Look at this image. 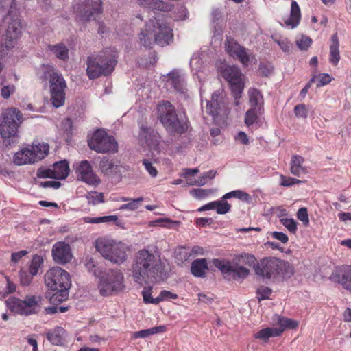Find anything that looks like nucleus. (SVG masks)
Segmentation results:
<instances>
[{
	"mask_svg": "<svg viewBox=\"0 0 351 351\" xmlns=\"http://www.w3.org/2000/svg\"><path fill=\"white\" fill-rule=\"evenodd\" d=\"M82 221L85 223H110L116 222L118 220L117 215H108L103 217H84L82 219Z\"/></svg>",
	"mask_w": 351,
	"mask_h": 351,
	"instance_id": "a19ab883",
	"label": "nucleus"
},
{
	"mask_svg": "<svg viewBox=\"0 0 351 351\" xmlns=\"http://www.w3.org/2000/svg\"><path fill=\"white\" fill-rule=\"evenodd\" d=\"M221 72L225 80L228 82L232 95L235 99V105L238 106L239 99L241 97L244 89V75L240 69L235 66H229Z\"/></svg>",
	"mask_w": 351,
	"mask_h": 351,
	"instance_id": "9d476101",
	"label": "nucleus"
},
{
	"mask_svg": "<svg viewBox=\"0 0 351 351\" xmlns=\"http://www.w3.org/2000/svg\"><path fill=\"white\" fill-rule=\"evenodd\" d=\"M254 270L256 275L265 279L288 278L294 273V269L289 262L276 257L261 259L254 266Z\"/></svg>",
	"mask_w": 351,
	"mask_h": 351,
	"instance_id": "423d86ee",
	"label": "nucleus"
},
{
	"mask_svg": "<svg viewBox=\"0 0 351 351\" xmlns=\"http://www.w3.org/2000/svg\"><path fill=\"white\" fill-rule=\"evenodd\" d=\"M31 154L34 158V162L43 159L49 154V147L47 143H42L29 146Z\"/></svg>",
	"mask_w": 351,
	"mask_h": 351,
	"instance_id": "a878e982",
	"label": "nucleus"
},
{
	"mask_svg": "<svg viewBox=\"0 0 351 351\" xmlns=\"http://www.w3.org/2000/svg\"><path fill=\"white\" fill-rule=\"evenodd\" d=\"M278 332L277 330H274V327H267L255 333L254 337L256 339L267 341L270 337H278Z\"/></svg>",
	"mask_w": 351,
	"mask_h": 351,
	"instance_id": "79ce46f5",
	"label": "nucleus"
},
{
	"mask_svg": "<svg viewBox=\"0 0 351 351\" xmlns=\"http://www.w3.org/2000/svg\"><path fill=\"white\" fill-rule=\"evenodd\" d=\"M158 117L167 129L178 117L174 106L168 101H162L158 105Z\"/></svg>",
	"mask_w": 351,
	"mask_h": 351,
	"instance_id": "dca6fc26",
	"label": "nucleus"
},
{
	"mask_svg": "<svg viewBox=\"0 0 351 351\" xmlns=\"http://www.w3.org/2000/svg\"><path fill=\"white\" fill-rule=\"evenodd\" d=\"M157 225L159 226L167 228H171L175 225H178L180 223L179 221H173L168 218L165 219H159L154 221Z\"/></svg>",
	"mask_w": 351,
	"mask_h": 351,
	"instance_id": "052dcab7",
	"label": "nucleus"
},
{
	"mask_svg": "<svg viewBox=\"0 0 351 351\" xmlns=\"http://www.w3.org/2000/svg\"><path fill=\"white\" fill-rule=\"evenodd\" d=\"M143 201V197H142L136 199H131L128 203L122 204L119 207V210H128L131 211L136 210L141 206Z\"/></svg>",
	"mask_w": 351,
	"mask_h": 351,
	"instance_id": "8fccbe9b",
	"label": "nucleus"
},
{
	"mask_svg": "<svg viewBox=\"0 0 351 351\" xmlns=\"http://www.w3.org/2000/svg\"><path fill=\"white\" fill-rule=\"evenodd\" d=\"M263 112V108H250L245 114L244 122L247 127L258 123L259 117Z\"/></svg>",
	"mask_w": 351,
	"mask_h": 351,
	"instance_id": "473e14b6",
	"label": "nucleus"
},
{
	"mask_svg": "<svg viewBox=\"0 0 351 351\" xmlns=\"http://www.w3.org/2000/svg\"><path fill=\"white\" fill-rule=\"evenodd\" d=\"M178 298V295L176 293L169 291L163 290L158 296V304L163 301H171L172 300H176Z\"/></svg>",
	"mask_w": 351,
	"mask_h": 351,
	"instance_id": "864d4df0",
	"label": "nucleus"
},
{
	"mask_svg": "<svg viewBox=\"0 0 351 351\" xmlns=\"http://www.w3.org/2000/svg\"><path fill=\"white\" fill-rule=\"evenodd\" d=\"M256 258L249 253H242L234 257L233 261H221V273L228 280H239L246 278L250 274V270L242 265L254 266L257 263Z\"/></svg>",
	"mask_w": 351,
	"mask_h": 351,
	"instance_id": "0eeeda50",
	"label": "nucleus"
},
{
	"mask_svg": "<svg viewBox=\"0 0 351 351\" xmlns=\"http://www.w3.org/2000/svg\"><path fill=\"white\" fill-rule=\"evenodd\" d=\"M304 158L299 155H293L291 160L290 171L292 175L300 177L306 173V169L302 166Z\"/></svg>",
	"mask_w": 351,
	"mask_h": 351,
	"instance_id": "7c9ffc66",
	"label": "nucleus"
},
{
	"mask_svg": "<svg viewBox=\"0 0 351 351\" xmlns=\"http://www.w3.org/2000/svg\"><path fill=\"white\" fill-rule=\"evenodd\" d=\"M139 138L140 141H143L150 149H155L158 145V137L152 128L142 126Z\"/></svg>",
	"mask_w": 351,
	"mask_h": 351,
	"instance_id": "aec40b11",
	"label": "nucleus"
},
{
	"mask_svg": "<svg viewBox=\"0 0 351 351\" xmlns=\"http://www.w3.org/2000/svg\"><path fill=\"white\" fill-rule=\"evenodd\" d=\"M189 248L186 247H180L178 248V251L176 253V258L177 261L178 262V264L180 263L181 264L184 263V262L189 261L191 258L190 255Z\"/></svg>",
	"mask_w": 351,
	"mask_h": 351,
	"instance_id": "09e8293b",
	"label": "nucleus"
},
{
	"mask_svg": "<svg viewBox=\"0 0 351 351\" xmlns=\"http://www.w3.org/2000/svg\"><path fill=\"white\" fill-rule=\"evenodd\" d=\"M66 330L60 326H56L46 333L47 339L56 346L62 345L64 341Z\"/></svg>",
	"mask_w": 351,
	"mask_h": 351,
	"instance_id": "5701e85b",
	"label": "nucleus"
},
{
	"mask_svg": "<svg viewBox=\"0 0 351 351\" xmlns=\"http://www.w3.org/2000/svg\"><path fill=\"white\" fill-rule=\"evenodd\" d=\"M44 280L46 287L52 291L69 290L71 286L69 274L59 267L49 269L44 276Z\"/></svg>",
	"mask_w": 351,
	"mask_h": 351,
	"instance_id": "9b49d317",
	"label": "nucleus"
},
{
	"mask_svg": "<svg viewBox=\"0 0 351 351\" xmlns=\"http://www.w3.org/2000/svg\"><path fill=\"white\" fill-rule=\"evenodd\" d=\"M6 12L1 28L3 44L7 49L13 48L21 35V21L16 10L15 0H0V14Z\"/></svg>",
	"mask_w": 351,
	"mask_h": 351,
	"instance_id": "f03ea898",
	"label": "nucleus"
},
{
	"mask_svg": "<svg viewBox=\"0 0 351 351\" xmlns=\"http://www.w3.org/2000/svg\"><path fill=\"white\" fill-rule=\"evenodd\" d=\"M88 204L95 205L104 202V195L101 193L91 191L86 195Z\"/></svg>",
	"mask_w": 351,
	"mask_h": 351,
	"instance_id": "603ef678",
	"label": "nucleus"
},
{
	"mask_svg": "<svg viewBox=\"0 0 351 351\" xmlns=\"http://www.w3.org/2000/svg\"><path fill=\"white\" fill-rule=\"evenodd\" d=\"M75 173L78 180L89 185H97L101 182L100 178L94 173L92 166L88 160H82L79 162L76 166Z\"/></svg>",
	"mask_w": 351,
	"mask_h": 351,
	"instance_id": "2eb2a0df",
	"label": "nucleus"
},
{
	"mask_svg": "<svg viewBox=\"0 0 351 351\" xmlns=\"http://www.w3.org/2000/svg\"><path fill=\"white\" fill-rule=\"evenodd\" d=\"M233 58L239 60L243 66H247L255 59V56L248 49L243 47Z\"/></svg>",
	"mask_w": 351,
	"mask_h": 351,
	"instance_id": "c9c22d12",
	"label": "nucleus"
},
{
	"mask_svg": "<svg viewBox=\"0 0 351 351\" xmlns=\"http://www.w3.org/2000/svg\"><path fill=\"white\" fill-rule=\"evenodd\" d=\"M88 146L98 153H115L118 151L116 139L102 130H98L93 134L88 141Z\"/></svg>",
	"mask_w": 351,
	"mask_h": 351,
	"instance_id": "ddd939ff",
	"label": "nucleus"
},
{
	"mask_svg": "<svg viewBox=\"0 0 351 351\" xmlns=\"http://www.w3.org/2000/svg\"><path fill=\"white\" fill-rule=\"evenodd\" d=\"M189 128V121L187 118H178L177 117L166 130L171 135H182L188 131Z\"/></svg>",
	"mask_w": 351,
	"mask_h": 351,
	"instance_id": "4be33fe9",
	"label": "nucleus"
},
{
	"mask_svg": "<svg viewBox=\"0 0 351 351\" xmlns=\"http://www.w3.org/2000/svg\"><path fill=\"white\" fill-rule=\"evenodd\" d=\"M219 98V94L215 92L212 95L211 100L207 102L206 106V112L213 117V120L216 121L219 110V103L218 99Z\"/></svg>",
	"mask_w": 351,
	"mask_h": 351,
	"instance_id": "2f4dec72",
	"label": "nucleus"
},
{
	"mask_svg": "<svg viewBox=\"0 0 351 351\" xmlns=\"http://www.w3.org/2000/svg\"><path fill=\"white\" fill-rule=\"evenodd\" d=\"M36 174L39 178H53L54 172L53 169L40 167L38 169Z\"/></svg>",
	"mask_w": 351,
	"mask_h": 351,
	"instance_id": "e2e57ef3",
	"label": "nucleus"
},
{
	"mask_svg": "<svg viewBox=\"0 0 351 351\" xmlns=\"http://www.w3.org/2000/svg\"><path fill=\"white\" fill-rule=\"evenodd\" d=\"M52 169L54 172L53 179L58 180L66 178L70 171L69 162L66 160L54 163Z\"/></svg>",
	"mask_w": 351,
	"mask_h": 351,
	"instance_id": "c756f323",
	"label": "nucleus"
},
{
	"mask_svg": "<svg viewBox=\"0 0 351 351\" xmlns=\"http://www.w3.org/2000/svg\"><path fill=\"white\" fill-rule=\"evenodd\" d=\"M297 217L300 221H301L304 223V225H308L309 218L306 208L303 207L300 208L297 213Z\"/></svg>",
	"mask_w": 351,
	"mask_h": 351,
	"instance_id": "0e129e2a",
	"label": "nucleus"
},
{
	"mask_svg": "<svg viewBox=\"0 0 351 351\" xmlns=\"http://www.w3.org/2000/svg\"><path fill=\"white\" fill-rule=\"evenodd\" d=\"M142 164L145 167L146 171L149 174V176L152 178H155L158 175V170L152 161L148 159H143L142 160Z\"/></svg>",
	"mask_w": 351,
	"mask_h": 351,
	"instance_id": "13d9d810",
	"label": "nucleus"
},
{
	"mask_svg": "<svg viewBox=\"0 0 351 351\" xmlns=\"http://www.w3.org/2000/svg\"><path fill=\"white\" fill-rule=\"evenodd\" d=\"M1 89V96L4 99H8L11 95L14 94L16 91V86L14 84L3 85Z\"/></svg>",
	"mask_w": 351,
	"mask_h": 351,
	"instance_id": "4d7b16f0",
	"label": "nucleus"
},
{
	"mask_svg": "<svg viewBox=\"0 0 351 351\" xmlns=\"http://www.w3.org/2000/svg\"><path fill=\"white\" fill-rule=\"evenodd\" d=\"M232 197H237L246 203H250L252 201V197L250 194L240 190L232 191L223 195V199H230Z\"/></svg>",
	"mask_w": 351,
	"mask_h": 351,
	"instance_id": "c03bdc74",
	"label": "nucleus"
},
{
	"mask_svg": "<svg viewBox=\"0 0 351 351\" xmlns=\"http://www.w3.org/2000/svg\"><path fill=\"white\" fill-rule=\"evenodd\" d=\"M114 164L112 160L104 157L99 162V169L105 175H110L114 171Z\"/></svg>",
	"mask_w": 351,
	"mask_h": 351,
	"instance_id": "a18cd8bd",
	"label": "nucleus"
},
{
	"mask_svg": "<svg viewBox=\"0 0 351 351\" xmlns=\"http://www.w3.org/2000/svg\"><path fill=\"white\" fill-rule=\"evenodd\" d=\"M19 276L21 285L28 286L31 283L34 276H32L30 273L28 274L26 271L21 270L19 272Z\"/></svg>",
	"mask_w": 351,
	"mask_h": 351,
	"instance_id": "774afa93",
	"label": "nucleus"
},
{
	"mask_svg": "<svg viewBox=\"0 0 351 351\" xmlns=\"http://www.w3.org/2000/svg\"><path fill=\"white\" fill-rule=\"evenodd\" d=\"M294 113L298 118H306L308 115L306 106L304 104L296 105L294 108Z\"/></svg>",
	"mask_w": 351,
	"mask_h": 351,
	"instance_id": "680f3d73",
	"label": "nucleus"
},
{
	"mask_svg": "<svg viewBox=\"0 0 351 351\" xmlns=\"http://www.w3.org/2000/svg\"><path fill=\"white\" fill-rule=\"evenodd\" d=\"M23 121V114L16 108H8L4 110L0 118V133L5 139L17 136L18 129Z\"/></svg>",
	"mask_w": 351,
	"mask_h": 351,
	"instance_id": "1a4fd4ad",
	"label": "nucleus"
},
{
	"mask_svg": "<svg viewBox=\"0 0 351 351\" xmlns=\"http://www.w3.org/2000/svg\"><path fill=\"white\" fill-rule=\"evenodd\" d=\"M208 270V265L206 258L195 259L191 263V272L195 277L204 278Z\"/></svg>",
	"mask_w": 351,
	"mask_h": 351,
	"instance_id": "cd10ccee",
	"label": "nucleus"
},
{
	"mask_svg": "<svg viewBox=\"0 0 351 351\" xmlns=\"http://www.w3.org/2000/svg\"><path fill=\"white\" fill-rule=\"evenodd\" d=\"M42 296L39 295H27L24 300L16 297H10L6 300L7 307H35L41 304Z\"/></svg>",
	"mask_w": 351,
	"mask_h": 351,
	"instance_id": "a211bd4d",
	"label": "nucleus"
},
{
	"mask_svg": "<svg viewBox=\"0 0 351 351\" xmlns=\"http://www.w3.org/2000/svg\"><path fill=\"white\" fill-rule=\"evenodd\" d=\"M47 49L60 60H66L69 58V49L63 43L49 45Z\"/></svg>",
	"mask_w": 351,
	"mask_h": 351,
	"instance_id": "f704fd0d",
	"label": "nucleus"
},
{
	"mask_svg": "<svg viewBox=\"0 0 351 351\" xmlns=\"http://www.w3.org/2000/svg\"><path fill=\"white\" fill-rule=\"evenodd\" d=\"M243 46L241 45L234 38H229L225 43L226 51L230 56L234 58L235 55L242 49Z\"/></svg>",
	"mask_w": 351,
	"mask_h": 351,
	"instance_id": "37998d69",
	"label": "nucleus"
},
{
	"mask_svg": "<svg viewBox=\"0 0 351 351\" xmlns=\"http://www.w3.org/2000/svg\"><path fill=\"white\" fill-rule=\"evenodd\" d=\"M49 298V302L53 306L60 304L63 301L67 300L69 296V290L56 289Z\"/></svg>",
	"mask_w": 351,
	"mask_h": 351,
	"instance_id": "ea45409f",
	"label": "nucleus"
},
{
	"mask_svg": "<svg viewBox=\"0 0 351 351\" xmlns=\"http://www.w3.org/2000/svg\"><path fill=\"white\" fill-rule=\"evenodd\" d=\"M339 41L337 34H334L331 37V44L330 45L329 62L333 65L337 66L340 60Z\"/></svg>",
	"mask_w": 351,
	"mask_h": 351,
	"instance_id": "b1692460",
	"label": "nucleus"
},
{
	"mask_svg": "<svg viewBox=\"0 0 351 351\" xmlns=\"http://www.w3.org/2000/svg\"><path fill=\"white\" fill-rule=\"evenodd\" d=\"M233 58L239 60L243 66H247L255 59V56L248 49L243 47Z\"/></svg>",
	"mask_w": 351,
	"mask_h": 351,
	"instance_id": "e433bc0d",
	"label": "nucleus"
},
{
	"mask_svg": "<svg viewBox=\"0 0 351 351\" xmlns=\"http://www.w3.org/2000/svg\"><path fill=\"white\" fill-rule=\"evenodd\" d=\"M173 4L164 1L163 0H152L149 10L153 12H169L173 10Z\"/></svg>",
	"mask_w": 351,
	"mask_h": 351,
	"instance_id": "4c0bfd02",
	"label": "nucleus"
},
{
	"mask_svg": "<svg viewBox=\"0 0 351 351\" xmlns=\"http://www.w3.org/2000/svg\"><path fill=\"white\" fill-rule=\"evenodd\" d=\"M12 313L19 315H30L37 313L36 308H10Z\"/></svg>",
	"mask_w": 351,
	"mask_h": 351,
	"instance_id": "69168bd1",
	"label": "nucleus"
},
{
	"mask_svg": "<svg viewBox=\"0 0 351 351\" xmlns=\"http://www.w3.org/2000/svg\"><path fill=\"white\" fill-rule=\"evenodd\" d=\"M124 287L122 272L119 269H112L101 278L99 289L100 293L106 296L122 291Z\"/></svg>",
	"mask_w": 351,
	"mask_h": 351,
	"instance_id": "f8f14e48",
	"label": "nucleus"
},
{
	"mask_svg": "<svg viewBox=\"0 0 351 351\" xmlns=\"http://www.w3.org/2000/svg\"><path fill=\"white\" fill-rule=\"evenodd\" d=\"M169 84L178 92L184 93L186 90V84L183 77L177 71H173L168 74V80Z\"/></svg>",
	"mask_w": 351,
	"mask_h": 351,
	"instance_id": "393cba45",
	"label": "nucleus"
},
{
	"mask_svg": "<svg viewBox=\"0 0 351 351\" xmlns=\"http://www.w3.org/2000/svg\"><path fill=\"white\" fill-rule=\"evenodd\" d=\"M13 162L16 165L34 163L29 146L17 152L13 157Z\"/></svg>",
	"mask_w": 351,
	"mask_h": 351,
	"instance_id": "bb28decb",
	"label": "nucleus"
},
{
	"mask_svg": "<svg viewBox=\"0 0 351 351\" xmlns=\"http://www.w3.org/2000/svg\"><path fill=\"white\" fill-rule=\"evenodd\" d=\"M312 43V40L306 36H302L296 41L297 46L301 50H307Z\"/></svg>",
	"mask_w": 351,
	"mask_h": 351,
	"instance_id": "bf43d9fd",
	"label": "nucleus"
},
{
	"mask_svg": "<svg viewBox=\"0 0 351 351\" xmlns=\"http://www.w3.org/2000/svg\"><path fill=\"white\" fill-rule=\"evenodd\" d=\"M97 252L110 263L121 265L128 258L130 247L125 243L108 237H98L94 242Z\"/></svg>",
	"mask_w": 351,
	"mask_h": 351,
	"instance_id": "39448f33",
	"label": "nucleus"
},
{
	"mask_svg": "<svg viewBox=\"0 0 351 351\" xmlns=\"http://www.w3.org/2000/svg\"><path fill=\"white\" fill-rule=\"evenodd\" d=\"M138 39L145 48H152L154 43L165 47L173 41V30L167 23L153 17L145 23L138 34Z\"/></svg>",
	"mask_w": 351,
	"mask_h": 351,
	"instance_id": "7ed1b4c3",
	"label": "nucleus"
},
{
	"mask_svg": "<svg viewBox=\"0 0 351 351\" xmlns=\"http://www.w3.org/2000/svg\"><path fill=\"white\" fill-rule=\"evenodd\" d=\"M134 280L140 284H148L162 278L160 259L147 250H141L134 256L132 265Z\"/></svg>",
	"mask_w": 351,
	"mask_h": 351,
	"instance_id": "f257e3e1",
	"label": "nucleus"
},
{
	"mask_svg": "<svg viewBox=\"0 0 351 351\" xmlns=\"http://www.w3.org/2000/svg\"><path fill=\"white\" fill-rule=\"evenodd\" d=\"M167 330V328L165 326H158L152 327L151 328L142 330L140 331L133 332L132 333V339H138V338H146L151 335L163 333Z\"/></svg>",
	"mask_w": 351,
	"mask_h": 351,
	"instance_id": "72a5a7b5",
	"label": "nucleus"
},
{
	"mask_svg": "<svg viewBox=\"0 0 351 351\" xmlns=\"http://www.w3.org/2000/svg\"><path fill=\"white\" fill-rule=\"evenodd\" d=\"M45 77H49L51 101L56 108L64 104L66 82L62 74L58 73L53 67L47 66L45 71Z\"/></svg>",
	"mask_w": 351,
	"mask_h": 351,
	"instance_id": "6e6552de",
	"label": "nucleus"
},
{
	"mask_svg": "<svg viewBox=\"0 0 351 351\" xmlns=\"http://www.w3.org/2000/svg\"><path fill=\"white\" fill-rule=\"evenodd\" d=\"M43 264V258L42 256L36 254L33 256L29 265V271L32 276H36L41 265Z\"/></svg>",
	"mask_w": 351,
	"mask_h": 351,
	"instance_id": "de8ad7c7",
	"label": "nucleus"
},
{
	"mask_svg": "<svg viewBox=\"0 0 351 351\" xmlns=\"http://www.w3.org/2000/svg\"><path fill=\"white\" fill-rule=\"evenodd\" d=\"M280 221L290 232L295 233L297 230V223L293 219L282 218L280 219Z\"/></svg>",
	"mask_w": 351,
	"mask_h": 351,
	"instance_id": "6e6d98bb",
	"label": "nucleus"
},
{
	"mask_svg": "<svg viewBox=\"0 0 351 351\" xmlns=\"http://www.w3.org/2000/svg\"><path fill=\"white\" fill-rule=\"evenodd\" d=\"M152 287H145L143 291H142V295L143 298V301L145 304H158V296L156 298L152 297Z\"/></svg>",
	"mask_w": 351,
	"mask_h": 351,
	"instance_id": "3c124183",
	"label": "nucleus"
},
{
	"mask_svg": "<svg viewBox=\"0 0 351 351\" xmlns=\"http://www.w3.org/2000/svg\"><path fill=\"white\" fill-rule=\"evenodd\" d=\"M280 184L283 186L289 187L294 184L303 182V181L293 178L291 177H287L282 174L280 176Z\"/></svg>",
	"mask_w": 351,
	"mask_h": 351,
	"instance_id": "5fc2aeb1",
	"label": "nucleus"
},
{
	"mask_svg": "<svg viewBox=\"0 0 351 351\" xmlns=\"http://www.w3.org/2000/svg\"><path fill=\"white\" fill-rule=\"evenodd\" d=\"M331 81L332 77L328 73L314 75L311 78V82L315 83L317 88L328 84Z\"/></svg>",
	"mask_w": 351,
	"mask_h": 351,
	"instance_id": "49530a36",
	"label": "nucleus"
},
{
	"mask_svg": "<svg viewBox=\"0 0 351 351\" xmlns=\"http://www.w3.org/2000/svg\"><path fill=\"white\" fill-rule=\"evenodd\" d=\"M248 95L251 108H263V98L258 90L255 88L250 89L248 91Z\"/></svg>",
	"mask_w": 351,
	"mask_h": 351,
	"instance_id": "58836bf2",
	"label": "nucleus"
},
{
	"mask_svg": "<svg viewBox=\"0 0 351 351\" xmlns=\"http://www.w3.org/2000/svg\"><path fill=\"white\" fill-rule=\"evenodd\" d=\"M301 19L300 8L295 1H292L289 18L285 21L287 26L295 28L298 25Z\"/></svg>",
	"mask_w": 351,
	"mask_h": 351,
	"instance_id": "c85d7f7f",
	"label": "nucleus"
},
{
	"mask_svg": "<svg viewBox=\"0 0 351 351\" xmlns=\"http://www.w3.org/2000/svg\"><path fill=\"white\" fill-rule=\"evenodd\" d=\"M271 322L274 330L278 332V337L280 336L286 330L295 329L299 325V322L297 320L278 315H274L271 318Z\"/></svg>",
	"mask_w": 351,
	"mask_h": 351,
	"instance_id": "6ab92c4d",
	"label": "nucleus"
},
{
	"mask_svg": "<svg viewBox=\"0 0 351 351\" xmlns=\"http://www.w3.org/2000/svg\"><path fill=\"white\" fill-rule=\"evenodd\" d=\"M336 282L341 284L346 289L351 290V266L343 267L331 276Z\"/></svg>",
	"mask_w": 351,
	"mask_h": 351,
	"instance_id": "412c9836",
	"label": "nucleus"
},
{
	"mask_svg": "<svg viewBox=\"0 0 351 351\" xmlns=\"http://www.w3.org/2000/svg\"><path fill=\"white\" fill-rule=\"evenodd\" d=\"M118 51L115 48H106L88 56L86 75L90 80L110 75L118 62Z\"/></svg>",
	"mask_w": 351,
	"mask_h": 351,
	"instance_id": "20e7f679",
	"label": "nucleus"
},
{
	"mask_svg": "<svg viewBox=\"0 0 351 351\" xmlns=\"http://www.w3.org/2000/svg\"><path fill=\"white\" fill-rule=\"evenodd\" d=\"M52 256L55 262L60 264L69 263L72 258L70 245L65 242L58 241L53 245Z\"/></svg>",
	"mask_w": 351,
	"mask_h": 351,
	"instance_id": "f3484780",
	"label": "nucleus"
},
{
	"mask_svg": "<svg viewBox=\"0 0 351 351\" xmlns=\"http://www.w3.org/2000/svg\"><path fill=\"white\" fill-rule=\"evenodd\" d=\"M271 289L267 287H262L257 290V298L260 301L269 298Z\"/></svg>",
	"mask_w": 351,
	"mask_h": 351,
	"instance_id": "338daca9",
	"label": "nucleus"
},
{
	"mask_svg": "<svg viewBox=\"0 0 351 351\" xmlns=\"http://www.w3.org/2000/svg\"><path fill=\"white\" fill-rule=\"evenodd\" d=\"M74 11L78 14L80 21L88 22L95 20L103 12L101 0H79L73 5Z\"/></svg>",
	"mask_w": 351,
	"mask_h": 351,
	"instance_id": "4468645a",
	"label": "nucleus"
}]
</instances>
